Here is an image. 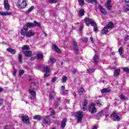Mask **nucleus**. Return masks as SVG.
Segmentation results:
<instances>
[{"instance_id":"nucleus-1","label":"nucleus","mask_w":129,"mask_h":129,"mask_svg":"<svg viewBox=\"0 0 129 129\" xmlns=\"http://www.w3.org/2000/svg\"><path fill=\"white\" fill-rule=\"evenodd\" d=\"M36 26H38V27H41V24L38 23L37 21H34L33 23L28 22L26 24V25H24V28L29 30V28H32V27H36Z\"/></svg>"},{"instance_id":"nucleus-2","label":"nucleus","mask_w":129,"mask_h":129,"mask_svg":"<svg viewBox=\"0 0 129 129\" xmlns=\"http://www.w3.org/2000/svg\"><path fill=\"white\" fill-rule=\"evenodd\" d=\"M17 7L19 9H25L27 7V2L26 0H18Z\"/></svg>"},{"instance_id":"nucleus-3","label":"nucleus","mask_w":129,"mask_h":129,"mask_svg":"<svg viewBox=\"0 0 129 129\" xmlns=\"http://www.w3.org/2000/svg\"><path fill=\"white\" fill-rule=\"evenodd\" d=\"M88 109L91 113H96L97 112V109L95 107V104L92 103L89 105Z\"/></svg>"},{"instance_id":"nucleus-4","label":"nucleus","mask_w":129,"mask_h":129,"mask_svg":"<svg viewBox=\"0 0 129 129\" xmlns=\"http://www.w3.org/2000/svg\"><path fill=\"white\" fill-rule=\"evenodd\" d=\"M21 118L24 123H25L26 124H30V118H29L28 115H23L21 116Z\"/></svg>"},{"instance_id":"nucleus-5","label":"nucleus","mask_w":129,"mask_h":129,"mask_svg":"<svg viewBox=\"0 0 129 129\" xmlns=\"http://www.w3.org/2000/svg\"><path fill=\"white\" fill-rule=\"evenodd\" d=\"M75 116L77 117L78 122H82V117H83V114L81 112H78L76 113Z\"/></svg>"},{"instance_id":"nucleus-6","label":"nucleus","mask_w":129,"mask_h":129,"mask_svg":"<svg viewBox=\"0 0 129 129\" xmlns=\"http://www.w3.org/2000/svg\"><path fill=\"white\" fill-rule=\"evenodd\" d=\"M42 122L45 124H51L52 122H51V119H50V116H46L42 119Z\"/></svg>"},{"instance_id":"nucleus-7","label":"nucleus","mask_w":129,"mask_h":129,"mask_svg":"<svg viewBox=\"0 0 129 129\" xmlns=\"http://www.w3.org/2000/svg\"><path fill=\"white\" fill-rule=\"evenodd\" d=\"M73 49L75 52L76 54H78V51L79 50V48H78V46L77 45V42H76V41H73Z\"/></svg>"},{"instance_id":"nucleus-8","label":"nucleus","mask_w":129,"mask_h":129,"mask_svg":"<svg viewBox=\"0 0 129 129\" xmlns=\"http://www.w3.org/2000/svg\"><path fill=\"white\" fill-rule=\"evenodd\" d=\"M4 8L5 9V10H6V11H10V4H9V1L4 0Z\"/></svg>"},{"instance_id":"nucleus-9","label":"nucleus","mask_w":129,"mask_h":129,"mask_svg":"<svg viewBox=\"0 0 129 129\" xmlns=\"http://www.w3.org/2000/svg\"><path fill=\"white\" fill-rule=\"evenodd\" d=\"M92 21H93V20L92 19H90L89 18L87 17L84 19L85 23L86 26H87V27H89L90 24H91V23H92Z\"/></svg>"},{"instance_id":"nucleus-10","label":"nucleus","mask_w":129,"mask_h":129,"mask_svg":"<svg viewBox=\"0 0 129 129\" xmlns=\"http://www.w3.org/2000/svg\"><path fill=\"white\" fill-rule=\"evenodd\" d=\"M35 31L34 30H30L29 31H27V34L26 37L28 38H31V37H33V36H35Z\"/></svg>"},{"instance_id":"nucleus-11","label":"nucleus","mask_w":129,"mask_h":129,"mask_svg":"<svg viewBox=\"0 0 129 129\" xmlns=\"http://www.w3.org/2000/svg\"><path fill=\"white\" fill-rule=\"evenodd\" d=\"M98 9H99V10H100L101 13H102V14H103V15H107V12H106L105 9H104V8H103V7H102V6L99 5L98 6Z\"/></svg>"},{"instance_id":"nucleus-12","label":"nucleus","mask_w":129,"mask_h":129,"mask_svg":"<svg viewBox=\"0 0 129 129\" xmlns=\"http://www.w3.org/2000/svg\"><path fill=\"white\" fill-rule=\"evenodd\" d=\"M52 47L53 48V50H54L56 53H58V54L61 53L62 51H61V49H59V47H58L56 44H53Z\"/></svg>"},{"instance_id":"nucleus-13","label":"nucleus","mask_w":129,"mask_h":129,"mask_svg":"<svg viewBox=\"0 0 129 129\" xmlns=\"http://www.w3.org/2000/svg\"><path fill=\"white\" fill-rule=\"evenodd\" d=\"M28 30L27 28H25V26H23V28L21 31V34L22 36H26L28 34Z\"/></svg>"},{"instance_id":"nucleus-14","label":"nucleus","mask_w":129,"mask_h":129,"mask_svg":"<svg viewBox=\"0 0 129 129\" xmlns=\"http://www.w3.org/2000/svg\"><path fill=\"white\" fill-rule=\"evenodd\" d=\"M67 122V118H63L62 120L61 121V123L60 124V126L62 129H64V127L66 126Z\"/></svg>"},{"instance_id":"nucleus-15","label":"nucleus","mask_w":129,"mask_h":129,"mask_svg":"<svg viewBox=\"0 0 129 129\" xmlns=\"http://www.w3.org/2000/svg\"><path fill=\"white\" fill-rule=\"evenodd\" d=\"M110 3H111V0H108L105 5V7L108 11H110V10H111L112 7L110 5Z\"/></svg>"},{"instance_id":"nucleus-16","label":"nucleus","mask_w":129,"mask_h":129,"mask_svg":"<svg viewBox=\"0 0 129 129\" xmlns=\"http://www.w3.org/2000/svg\"><path fill=\"white\" fill-rule=\"evenodd\" d=\"M94 63L95 65H97L98 63V60H99V58H98V55L97 54H95L93 56Z\"/></svg>"},{"instance_id":"nucleus-17","label":"nucleus","mask_w":129,"mask_h":129,"mask_svg":"<svg viewBox=\"0 0 129 129\" xmlns=\"http://www.w3.org/2000/svg\"><path fill=\"white\" fill-rule=\"evenodd\" d=\"M29 92L32 96L31 99H34V98H36V92L31 90H29Z\"/></svg>"},{"instance_id":"nucleus-18","label":"nucleus","mask_w":129,"mask_h":129,"mask_svg":"<svg viewBox=\"0 0 129 129\" xmlns=\"http://www.w3.org/2000/svg\"><path fill=\"white\" fill-rule=\"evenodd\" d=\"M111 116L113 117V120L118 121V120H120V119L119 116H118L117 115H115V114H112Z\"/></svg>"},{"instance_id":"nucleus-19","label":"nucleus","mask_w":129,"mask_h":129,"mask_svg":"<svg viewBox=\"0 0 129 129\" xmlns=\"http://www.w3.org/2000/svg\"><path fill=\"white\" fill-rule=\"evenodd\" d=\"M23 53L26 57H31V56H32V51H31V50H27L24 51Z\"/></svg>"},{"instance_id":"nucleus-20","label":"nucleus","mask_w":129,"mask_h":129,"mask_svg":"<svg viewBox=\"0 0 129 129\" xmlns=\"http://www.w3.org/2000/svg\"><path fill=\"white\" fill-rule=\"evenodd\" d=\"M43 58H44V55H43V53H38L36 54V59H37L38 60H41V59H43Z\"/></svg>"},{"instance_id":"nucleus-21","label":"nucleus","mask_w":129,"mask_h":129,"mask_svg":"<svg viewBox=\"0 0 129 129\" xmlns=\"http://www.w3.org/2000/svg\"><path fill=\"white\" fill-rule=\"evenodd\" d=\"M61 100V98H58L57 101H55V103L53 104V106L57 108V107L59 106V103Z\"/></svg>"},{"instance_id":"nucleus-22","label":"nucleus","mask_w":129,"mask_h":129,"mask_svg":"<svg viewBox=\"0 0 129 129\" xmlns=\"http://www.w3.org/2000/svg\"><path fill=\"white\" fill-rule=\"evenodd\" d=\"M119 73H120V70L116 69L114 70L113 76L114 77H117L119 75Z\"/></svg>"},{"instance_id":"nucleus-23","label":"nucleus","mask_w":129,"mask_h":129,"mask_svg":"<svg viewBox=\"0 0 129 129\" xmlns=\"http://www.w3.org/2000/svg\"><path fill=\"white\" fill-rule=\"evenodd\" d=\"M0 15L1 16H10V15H12V12H4L3 11H0Z\"/></svg>"},{"instance_id":"nucleus-24","label":"nucleus","mask_w":129,"mask_h":129,"mask_svg":"<svg viewBox=\"0 0 129 129\" xmlns=\"http://www.w3.org/2000/svg\"><path fill=\"white\" fill-rule=\"evenodd\" d=\"M118 51L122 58H124V54H123V48H122V47H120L118 49Z\"/></svg>"},{"instance_id":"nucleus-25","label":"nucleus","mask_w":129,"mask_h":129,"mask_svg":"<svg viewBox=\"0 0 129 129\" xmlns=\"http://www.w3.org/2000/svg\"><path fill=\"white\" fill-rule=\"evenodd\" d=\"M56 62V59L54 58L52 56H50L48 60V63H51V64H54Z\"/></svg>"},{"instance_id":"nucleus-26","label":"nucleus","mask_w":129,"mask_h":129,"mask_svg":"<svg viewBox=\"0 0 129 129\" xmlns=\"http://www.w3.org/2000/svg\"><path fill=\"white\" fill-rule=\"evenodd\" d=\"M107 33H108V28L106 26H105L102 30V34L104 35V34H107Z\"/></svg>"},{"instance_id":"nucleus-27","label":"nucleus","mask_w":129,"mask_h":129,"mask_svg":"<svg viewBox=\"0 0 129 129\" xmlns=\"http://www.w3.org/2000/svg\"><path fill=\"white\" fill-rule=\"evenodd\" d=\"M18 61L21 63H23V54L21 53L18 54Z\"/></svg>"},{"instance_id":"nucleus-28","label":"nucleus","mask_w":129,"mask_h":129,"mask_svg":"<svg viewBox=\"0 0 129 129\" xmlns=\"http://www.w3.org/2000/svg\"><path fill=\"white\" fill-rule=\"evenodd\" d=\"M85 2L89 4H94L95 5L97 4V0H85Z\"/></svg>"},{"instance_id":"nucleus-29","label":"nucleus","mask_w":129,"mask_h":129,"mask_svg":"<svg viewBox=\"0 0 129 129\" xmlns=\"http://www.w3.org/2000/svg\"><path fill=\"white\" fill-rule=\"evenodd\" d=\"M29 50H30V47H29V46L28 45H24V46L22 47V51L23 53L27 51H29Z\"/></svg>"},{"instance_id":"nucleus-30","label":"nucleus","mask_w":129,"mask_h":129,"mask_svg":"<svg viewBox=\"0 0 129 129\" xmlns=\"http://www.w3.org/2000/svg\"><path fill=\"white\" fill-rule=\"evenodd\" d=\"M113 23H112V22H109V23L106 26V27L108 28V29H112V28H113Z\"/></svg>"},{"instance_id":"nucleus-31","label":"nucleus","mask_w":129,"mask_h":129,"mask_svg":"<svg viewBox=\"0 0 129 129\" xmlns=\"http://www.w3.org/2000/svg\"><path fill=\"white\" fill-rule=\"evenodd\" d=\"M34 119H37V120H41L42 119V116L40 115H35L33 116Z\"/></svg>"},{"instance_id":"nucleus-32","label":"nucleus","mask_w":129,"mask_h":129,"mask_svg":"<svg viewBox=\"0 0 129 129\" xmlns=\"http://www.w3.org/2000/svg\"><path fill=\"white\" fill-rule=\"evenodd\" d=\"M7 51H8V52H9L10 53H11V54H16V50L15 49L8 48H7Z\"/></svg>"},{"instance_id":"nucleus-33","label":"nucleus","mask_w":129,"mask_h":129,"mask_svg":"<svg viewBox=\"0 0 129 129\" xmlns=\"http://www.w3.org/2000/svg\"><path fill=\"white\" fill-rule=\"evenodd\" d=\"M43 70L45 73H49L50 72V68L46 66L43 68Z\"/></svg>"},{"instance_id":"nucleus-34","label":"nucleus","mask_w":129,"mask_h":129,"mask_svg":"<svg viewBox=\"0 0 129 129\" xmlns=\"http://www.w3.org/2000/svg\"><path fill=\"white\" fill-rule=\"evenodd\" d=\"M111 91L110 89L108 88H105V89H103L101 91V93H107L108 92H110Z\"/></svg>"},{"instance_id":"nucleus-35","label":"nucleus","mask_w":129,"mask_h":129,"mask_svg":"<svg viewBox=\"0 0 129 129\" xmlns=\"http://www.w3.org/2000/svg\"><path fill=\"white\" fill-rule=\"evenodd\" d=\"M87 73H88L89 74H91V73H93L95 71V69H94V68H90L87 69Z\"/></svg>"},{"instance_id":"nucleus-36","label":"nucleus","mask_w":129,"mask_h":129,"mask_svg":"<svg viewBox=\"0 0 129 129\" xmlns=\"http://www.w3.org/2000/svg\"><path fill=\"white\" fill-rule=\"evenodd\" d=\"M61 91L62 92V94L63 95H66V94H67L68 93L67 92V90H65V86H61ZM66 92V93H65Z\"/></svg>"},{"instance_id":"nucleus-37","label":"nucleus","mask_w":129,"mask_h":129,"mask_svg":"<svg viewBox=\"0 0 129 129\" xmlns=\"http://www.w3.org/2000/svg\"><path fill=\"white\" fill-rule=\"evenodd\" d=\"M35 7L34 6H32L30 8H29L27 11L25 12V14L28 15L29 13H31L33 10H34Z\"/></svg>"},{"instance_id":"nucleus-38","label":"nucleus","mask_w":129,"mask_h":129,"mask_svg":"<svg viewBox=\"0 0 129 129\" xmlns=\"http://www.w3.org/2000/svg\"><path fill=\"white\" fill-rule=\"evenodd\" d=\"M85 14V11L83 10H80L79 11V16H81V17H83V15Z\"/></svg>"},{"instance_id":"nucleus-39","label":"nucleus","mask_w":129,"mask_h":129,"mask_svg":"<svg viewBox=\"0 0 129 129\" xmlns=\"http://www.w3.org/2000/svg\"><path fill=\"white\" fill-rule=\"evenodd\" d=\"M78 3L81 6H84L85 5L84 0H78Z\"/></svg>"},{"instance_id":"nucleus-40","label":"nucleus","mask_w":129,"mask_h":129,"mask_svg":"<svg viewBox=\"0 0 129 129\" xmlns=\"http://www.w3.org/2000/svg\"><path fill=\"white\" fill-rule=\"evenodd\" d=\"M55 114H56V113H55V110H52L50 112V116H53V117H55Z\"/></svg>"},{"instance_id":"nucleus-41","label":"nucleus","mask_w":129,"mask_h":129,"mask_svg":"<svg viewBox=\"0 0 129 129\" xmlns=\"http://www.w3.org/2000/svg\"><path fill=\"white\" fill-rule=\"evenodd\" d=\"M48 2L50 3V4H55L58 2V0H48Z\"/></svg>"},{"instance_id":"nucleus-42","label":"nucleus","mask_w":129,"mask_h":129,"mask_svg":"<svg viewBox=\"0 0 129 129\" xmlns=\"http://www.w3.org/2000/svg\"><path fill=\"white\" fill-rule=\"evenodd\" d=\"M90 25H91V26H92V27H96V26H97L96 25V23H95V22H94V20H92V22L91 23Z\"/></svg>"},{"instance_id":"nucleus-43","label":"nucleus","mask_w":129,"mask_h":129,"mask_svg":"<svg viewBox=\"0 0 129 129\" xmlns=\"http://www.w3.org/2000/svg\"><path fill=\"white\" fill-rule=\"evenodd\" d=\"M124 11H125L126 12H128V11H129V4L126 5L124 7Z\"/></svg>"},{"instance_id":"nucleus-44","label":"nucleus","mask_w":129,"mask_h":129,"mask_svg":"<svg viewBox=\"0 0 129 129\" xmlns=\"http://www.w3.org/2000/svg\"><path fill=\"white\" fill-rule=\"evenodd\" d=\"M66 81H67V77L64 76L62 78V82L64 83V82H66Z\"/></svg>"},{"instance_id":"nucleus-45","label":"nucleus","mask_w":129,"mask_h":129,"mask_svg":"<svg viewBox=\"0 0 129 129\" xmlns=\"http://www.w3.org/2000/svg\"><path fill=\"white\" fill-rule=\"evenodd\" d=\"M24 73H25V71H24V70H20L19 71V75H20V76H22V75H23Z\"/></svg>"},{"instance_id":"nucleus-46","label":"nucleus","mask_w":129,"mask_h":129,"mask_svg":"<svg viewBox=\"0 0 129 129\" xmlns=\"http://www.w3.org/2000/svg\"><path fill=\"white\" fill-rule=\"evenodd\" d=\"M83 43H87L88 42V38L87 37H85L84 39H82Z\"/></svg>"},{"instance_id":"nucleus-47","label":"nucleus","mask_w":129,"mask_h":129,"mask_svg":"<svg viewBox=\"0 0 129 129\" xmlns=\"http://www.w3.org/2000/svg\"><path fill=\"white\" fill-rule=\"evenodd\" d=\"M123 71H124V72H127V73H129V69L128 68H123Z\"/></svg>"},{"instance_id":"nucleus-48","label":"nucleus","mask_w":129,"mask_h":129,"mask_svg":"<svg viewBox=\"0 0 129 129\" xmlns=\"http://www.w3.org/2000/svg\"><path fill=\"white\" fill-rule=\"evenodd\" d=\"M94 31L96 33H97L98 32V28H97V25L94 27Z\"/></svg>"},{"instance_id":"nucleus-49","label":"nucleus","mask_w":129,"mask_h":129,"mask_svg":"<svg viewBox=\"0 0 129 129\" xmlns=\"http://www.w3.org/2000/svg\"><path fill=\"white\" fill-rule=\"evenodd\" d=\"M120 98L122 99V100H124V99H125V96H123V95H120Z\"/></svg>"},{"instance_id":"nucleus-50","label":"nucleus","mask_w":129,"mask_h":129,"mask_svg":"<svg viewBox=\"0 0 129 129\" xmlns=\"http://www.w3.org/2000/svg\"><path fill=\"white\" fill-rule=\"evenodd\" d=\"M87 109V106L83 105V110L84 111H86Z\"/></svg>"},{"instance_id":"nucleus-51","label":"nucleus","mask_w":129,"mask_h":129,"mask_svg":"<svg viewBox=\"0 0 129 129\" xmlns=\"http://www.w3.org/2000/svg\"><path fill=\"white\" fill-rule=\"evenodd\" d=\"M56 80H57V77H53L52 80H51V82H52L53 83H54V82H55V81H56Z\"/></svg>"},{"instance_id":"nucleus-52","label":"nucleus","mask_w":129,"mask_h":129,"mask_svg":"<svg viewBox=\"0 0 129 129\" xmlns=\"http://www.w3.org/2000/svg\"><path fill=\"white\" fill-rule=\"evenodd\" d=\"M88 103V102L87 100L85 99V100H84L83 105H86V106H87Z\"/></svg>"},{"instance_id":"nucleus-53","label":"nucleus","mask_w":129,"mask_h":129,"mask_svg":"<svg viewBox=\"0 0 129 129\" xmlns=\"http://www.w3.org/2000/svg\"><path fill=\"white\" fill-rule=\"evenodd\" d=\"M3 103H4V101L3 99H0V106H2L3 105Z\"/></svg>"},{"instance_id":"nucleus-54","label":"nucleus","mask_w":129,"mask_h":129,"mask_svg":"<svg viewBox=\"0 0 129 129\" xmlns=\"http://www.w3.org/2000/svg\"><path fill=\"white\" fill-rule=\"evenodd\" d=\"M16 74H17V70H14L13 71V76H16Z\"/></svg>"},{"instance_id":"nucleus-55","label":"nucleus","mask_w":129,"mask_h":129,"mask_svg":"<svg viewBox=\"0 0 129 129\" xmlns=\"http://www.w3.org/2000/svg\"><path fill=\"white\" fill-rule=\"evenodd\" d=\"M76 72H77V70H76V69L73 70L72 71L73 74H75V73H76Z\"/></svg>"},{"instance_id":"nucleus-56","label":"nucleus","mask_w":129,"mask_h":129,"mask_svg":"<svg viewBox=\"0 0 129 129\" xmlns=\"http://www.w3.org/2000/svg\"><path fill=\"white\" fill-rule=\"evenodd\" d=\"M80 92H84V89L83 88H81L80 89Z\"/></svg>"},{"instance_id":"nucleus-57","label":"nucleus","mask_w":129,"mask_h":129,"mask_svg":"<svg viewBox=\"0 0 129 129\" xmlns=\"http://www.w3.org/2000/svg\"><path fill=\"white\" fill-rule=\"evenodd\" d=\"M49 76H50V75H49V74H47V73L44 74V77H49Z\"/></svg>"},{"instance_id":"nucleus-58","label":"nucleus","mask_w":129,"mask_h":129,"mask_svg":"<svg viewBox=\"0 0 129 129\" xmlns=\"http://www.w3.org/2000/svg\"><path fill=\"white\" fill-rule=\"evenodd\" d=\"M97 105H98V106H100L101 105V103H100V102L98 101L97 102Z\"/></svg>"},{"instance_id":"nucleus-59","label":"nucleus","mask_w":129,"mask_h":129,"mask_svg":"<svg viewBox=\"0 0 129 129\" xmlns=\"http://www.w3.org/2000/svg\"><path fill=\"white\" fill-rule=\"evenodd\" d=\"M35 59H36V57H31V61H33Z\"/></svg>"},{"instance_id":"nucleus-60","label":"nucleus","mask_w":129,"mask_h":129,"mask_svg":"<svg viewBox=\"0 0 129 129\" xmlns=\"http://www.w3.org/2000/svg\"><path fill=\"white\" fill-rule=\"evenodd\" d=\"M128 39H129V36L126 35V38H125L126 41H127V40H128Z\"/></svg>"},{"instance_id":"nucleus-61","label":"nucleus","mask_w":129,"mask_h":129,"mask_svg":"<svg viewBox=\"0 0 129 129\" xmlns=\"http://www.w3.org/2000/svg\"><path fill=\"white\" fill-rule=\"evenodd\" d=\"M4 91V88H0V93L3 92Z\"/></svg>"},{"instance_id":"nucleus-62","label":"nucleus","mask_w":129,"mask_h":129,"mask_svg":"<svg viewBox=\"0 0 129 129\" xmlns=\"http://www.w3.org/2000/svg\"><path fill=\"white\" fill-rule=\"evenodd\" d=\"M49 98H50L51 99H52V98H53V96H52V95H51V94H50V95H49Z\"/></svg>"},{"instance_id":"nucleus-63","label":"nucleus","mask_w":129,"mask_h":129,"mask_svg":"<svg viewBox=\"0 0 129 129\" xmlns=\"http://www.w3.org/2000/svg\"><path fill=\"white\" fill-rule=\"evenodd\" d=\"M83 29V27L82 26H81L80 28V30L81 31Z\"/></svg>"},{"instance_id":"nucleus-64","label":"nucleus","mask_w":129,"mask_h":129,"mask_svg":"<svg viewBox=\"0 0 129 129\" xmlns=\"http://www.w3.org/2000/svg\"><path fill=\"white\" fill-rule=\"evenodd\" d=\"M90 40H91V42H93V38L90 37Z\"/></svg>"}]
</instances>
